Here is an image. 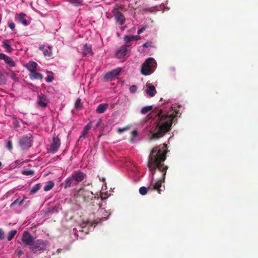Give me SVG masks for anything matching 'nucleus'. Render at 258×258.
I'll use <instances>...</instances> for the list:
<instances>
[{
	"label": "nucleus",
	"mask_w": 258,
	"mask_h": 258,
	"mask_svg": "<svg viewBox=\"0 0 258 258\" xmlns=\"http://www.w3.org/2000/svg\"><path fill=\"white\" fill-rule=\"evenodd\" d=\"M7 79L4 74L0 72V85L6 84Z\"/></svg>",
	"instance_id": "obj_37"
},
{
	"label": "nucleus",
	"mask_w": 258,
	"mask_h": 258,
	"mask_svg": "<svg viewBox=\"0 0 258 258\" xmlns=\"http://www.w3.org/2000/svg\"><path fill=\"white\" fill-rule=\"evenodd\" d=\"M19 123L20 121L18 119L16 118L13 119V123L14 126V128L16 131H18L19 130V128L20 127Z\"/></svg>",
	"instance_id": "obj_35"
},
{
	"label": "nucleus",
	"mask_w": 258,
	"mask_h": 258,
	"mask_svg": "<svg viewBox=\"0 0 258 258\" xmlns=\"http://www.w3.org/2000/svg\"><path fill=\"white\" fill-rule=\"evenodd\" d=\"M19 143L22 149H28L32 145V136L29 134L21 137L20 138Z\"/></svg>",
	"instance_id": "obj_6"
},
{
	"label": "nucleus",
	"mask_w": 258,
	"mask_h": 258,
	"mask_svg": "<svg viewBox=\"0 0 258 258\" xmlns=\"http://www.w3.org/2000/svg\"><path fill=\"white\" fill-rule=\"evenodd\" d=\"M7 147L9 150H11L12 149L13 146H12V141H8L7 144Z\"/></svg>",
	"instance_id": "obj_41"
},
{
	"label": "nucleus",
	"mask_w": 258,
	"mask_h": 258,
	"mask_svg": "<svg viewBox=\"0 0 258 258\" xmlns=\"http://www.w3.org/2000/svg\"><path fill=\"white\" fill-rule=\"evenodd\" d=\"M108 107V104L107 103L100 104L96 108V112L98 113H102L105 111Z\"/></svg>",
	"instance_id": "obj_21"
},
{
	"label": "nucleus",
	"mask_w": 258,
	"mask_h": 258,
	"mask_svg": "<svg viewBox=\"0 0 258 258\" xmlns=\"http://www.w3.org/2000/svg\"><path fill=\"white\" fill-rule=\"evenodd\" d=\"M86 174L81 171H75L71 176L66 180L64 188L75 186L79 182L82 181L85 177Z\"/></svg>",
	"instance_id": "obj_3"
},
{
	"label": "nucleus",
	"mask_w": 258,
	"mask_h": 258,
	"mask_svg": "<svg viewBox=\"0 0 258 258\" xmlns=\"http://www.w3.org/2000/svg\"><path fill=\"white\" fill-rule=\"evenodd\" d=\"M138 134L137 130H134L132 132V137L130 139V142L132 144L135 143L137 141V137H138Z\"/></svg>",
	"instance_id": "obj_29"
},
{
	"label": "nucleus",
	"mask_w": 258,
	"mask_h": 258,
	"mask_svg": "<svg viewBox=\"0 0 258 258\" xmlns=\"http://www.w3.org/2000/svg\"><path fill=\"white\" fill-rule=\"evenodd\" d=\"M112 13L116 20V22L120 25L124 24L125 18L122 13L117 10V9H113Z\"/></svg>",
	"instance_id": "obj_9"
},
{
	"label": "nucleus",
	"mask_w": 258,
	"mask_h": 258,
	"mask_svg": "<svg viewBox=\"0 0 258 258\" xmlns=\"http://www.w3.org/2000/svg\"><path fill=\"white\" fill-rule=\"evenodd\" d=\"M137 87L136 85H132L130 87V92L131 93H134L136 92Z\"/></svg>",
	"instance_id": "obj_40"
},
{
	"label": "nucleus",
	"mask_w": 258,
	"mask_h": 258,
	"mask_svg": "<svg viewBox=\"0 0 258 258\" xmlns=\"http://www.w3.org/2000/svg\"><path fill=\"white\" fill-rule=\"evenodd\" d=\"M81 50L84 55H92L93 54L91 46L87 44L84 45Z\"/></svg>",
	"instance_id": "obj_18"
},
{
	"label": "nucleus",
	"mask_w": 258,
	"mask_h": 258,
	"mask_svg": "<svg viewBox=\"0 0 258 258\" xmlns=\"http://www.w3.org/2000/svg\"><path fill=\"white\" fill-rule=\"evenodd\" d=\"M124 8V6L122 5H116L113 9H117V11H119V9H122Z\"/></svg>",
	"instance_id": "obj_44"
},
{
	"label": "nucleus",
	"mask_w": 258,
	"mask_h": 258,
	"mask_svg": "<svg viewBox=\"0 0 258 258\" xmlns=\"http://www.w3.org/2000/svg\"><path fill=\"white\" fill-rule=\"evenodd\" d=\"M4 232L2 229H0V240L3 239L4 238Z\"/></svg>",
	"instance_id": "obj_48"
},
{
	"label": "nucleus",
	"mask_w": 258,
	"mask_h": 258,
	"mask_svg": "<svg viewBox=\"0 0 258 258\" xmlns=\"http://www.w3.org/2000/svg\"><path fill=\"white\" fill-rule=\"evenodd\" d=\"M128 46H129V45H127L120 46L116 51V56L118 58H123L124 56H125L128 52V50L127 49Z\"/></svg>",
	"instance_id": "obj_13"
},
{
	"label": "nucleus",
	"mask_w": 258,
	"mask_h": 258,
	"mask_svg": "<svg viewBox=\"0 0 258 258\" xmlns=\"http://www.w3.org/2000/svg\"><path fill=\"white\" fill-rule=\"evenodd\" d=\"M9 40H5L3 42L2 46L3 47L6 49L7 52H11L13 50V49L11 47V45L9 43Z\"/></svg>",
	"instance_id": "obj_24"
},
{
	"label": "nucleus",
	"mask_w": 258,
	"mask_h": 258,
	"mask_svg": "<svg viewBox=\"0 0 258 258\" xmlns=\"http://www.w3.org/2000/svg\"><path fill=\"white\" fill-rule=\"evenodd\" d=\"M152 109V106H145L141 109V113L143 114H146L150 112Z\"/></svg>",
	"instance_id": "obj_28"
},
{
	"label": "nucleus",
	"mask_w": 258,
	"mask_h": 258,
	"mask_svg": "<svg viewBox=\"0 0 258 258\" xmlns=\"http://www.w3.org/2000/svg\"><path fill=\"white\" fill-rule=\"evenodd\" d=\"M133 170V172H134V175H137L139 171H138V170L137 169V168L136 167H134V168L132 169Z\"/></svg>",
	"instance_id": "obj_47"
},
{
	"label": "nucleus",
	"mask_w": 258,
	"mask_h": 258,
	"mask_svg": "<svg viewBox=\"0 0 258 258\" xmlns=\"http://www.w3.org/2000/svg\"><path fill=\"white\" fill-rule=\"evenodd\" d=\"M165 9V5L164 4H161L159 7L156 6V7H150V8H147V9H145V11H148L150 13H153L154 11H159L160 10H162L163 12H164Z\"/></svg>",
	"instance_id": "obj_19"
},
{
	"label": "nucleus",
	"mask_w": 258,
	"mask_h": 258,
	"mask_svg": "<svg viewBox=\"0 0 258 258\" xmlns=\"http://www.w3.org/2000/svg\"><path fill=\"white\" fill-rule=\"evenodd\" d=\"M76 107L77 109H80L82 107V104L81 102V100L80 99H77L75 103Z\"/></svg>",
	"instance_id": "obj_39"
},
{
	"label": "nucleus",
	"mask_w": 258,
	"mask_h": 258,
	"mask_svg": "<svg viewBox=\"0 0 258 258\" xmlns=\"http://www.w3.org/2000/svg\"><path fill=\"white\" fill-rule=\"evenodd\" d=\"M162 101V98H161L160 101Z\"/></svg>",
	"instance_id": "obj_57"
},
{
	"label": "nucleus",
	"mask_w": 258,
	"mask_h": 258,
	"mask_svg": "<svg viewBox=\"0 0 258 258\" xmlns=\"http://www.w3.org/2000/svg\"><path fill=\"white\" fill-rule=\"evenodd\" d=\"M20 121L24 124H26L27 123L24 121H23V120L21 119L20 120Z\"/></svg>",
	"instance_id": "obj_54"
},
{
	"label": "nucleus",
	"mask_w": 258,
	"mask_h": 258,
	"mask_svg": "<svg viewBox=\"0 0 258 258\" xmlns=\"http://www.w3.org/2000/svg\"><path fill=\"white\" fill-rule=\"evenodd\" d=\"M182 107L175 100H165L161 106L149 115L143 124V131L151 135L152 139L163 137L170 130L172 124L181 114Z\"/></svg>",
	"instance_id": "obj_1"
},
{
	"label": "nucleus",
	"mask_w": 258,
	"mask_h": 258,
	"mask_svg": "<svg viewBox=\"0 0 258 258\" xmlns=\"http://www.w3.org/2000/svg\"><path fill=\"white\" fill-rule=\"evenodd\" d=\"M15 20L18 22L22 24L25 26H27L30 24L27 19L26 15L23 13L16 14L15 15Z\"/></svg>",
	"instance_id": "obj_14"
},
{
	"label": "nucleus",
	"mask_w": 258,
	"mask_h": 258,
	"mask_svg": "<svg viewBox=\"0 0 258 258\" xmlns=\"http://www.w3.org/2000/svg\"><path fill=\"white\" fill-rule=\"evenodd\" d=\"M12 78H13L14 80H15V81H17V78H16V77H15V76H13V77H12Z\"/></svg>",
	"instance_id": "obj_55"
},
{
	"label": "nucleus",
	"mask_w": 258,
	"mask_h": 258,
	"mask_svg": "<svg viewBox=\"0 0 258 258\" xmlns=\"http://www.w3.org/2000/svg\"><path fill=\"white\" fill-rule=\"evenodd\" d=\"M45 80L47 82H51L53 80V77L52 76L48 75Z\"/></svg>",
	"instance_id": "obj_42"
},
{
	"label": "nucleus",
	"mask_w": 258,
	"mask_h": 258,
	"mask_svg": "<svg viewBox=\"0 0 258 258\" xmlns=\"http://www.w3.org/2000/svg\"><path fill=\"white\" fill-rule=\"evenodd\" d=\"M41 185L40 183H37L35 184L30 190L31 194H34L38 191L41 188Z\"/></svg>",
	"instance_id": "obj_30"
},
{
	"label": "nucleus",
	"mask_w": 258,
	"mask_h": 258,
	"mask_svg": "<svg viewBox=\"0 0 258 258\" xmlns=\"http://www.w3.org/2000/svg\"><path fill=\"white\" fill-rule=\"evenodd\" d=\"M133 38L134 40H138L141 39V37L139 35H133Z\"/></svg>",
	"instance_id": "obj_49"
},
{
	"label": "nucleus",
	"mask_w": 258,
	"mask_h": 258,
	"mask_svg": "<svg viewBox=\"0 0 258 258\" xmlns=\"http://www.w3.org/2000/svg\"><path fill=\"white\" fill-rule=\"evenodd\" d=\"M9 27L12 29L13 30L15 28V24L13 22L9 23Z\"/></svg>",
	"instance_id": "obj_46"
},
{
	"label": "nucleus",
	"mask_w": 258,
	"mask_h": 258,
	"mask_svg": "<svg viewBox=\"0 0 258 258\" xmlns=\"http://www.w3.org/2000/svg\"><path fill=\"white\" fill-rule=\"evenodd\" d=\"M89 223H82L80 227H78L79 230H77L76 228H74L73 229V233L77 237H80L81 238H82V235H79V234L77 233V232H79L80 233L84 232L86 234L88 233V228L87 227L88 225H89Z\"/></svg>",
	"instance_id": "obj_15"
},
{
	"label": "nucleus",
	"mask_w": 258,
	"mask_h": 258,
	"mask_svg": "<svg viewBox=\"0 0 258 258\" xmlns=\"http://www.w3.org/2000/svg\"><path fill=\"white\" fill-rule=\"evenodd\" d=\"M83 196L84 197L85 199L88 198L91 200H92L93 198H95V197H94L93 193L89 190H85L83 191V192L82 193Z\"/></svg>",
	"instance_id": "obj_25"
},
{
	"label": "nucleus",
	"mask_w": 258,
	"mask_h": 258,
	"mask_svg": "<svg viewBox=\"0 0 258 258\" xmlns=\"http://www.w3.org/2000/svg\"><path fill=\"white\" fill-rule=\"evenodd\" d=\"M121 71V69L118 68L111 71L106 73L104 76V80L106 81L112 80L115 77L119 75Z\"/></svg>",
	"instance_id": "obj_10"
},
{
	"label": "nucleus",
	"mask_w": 258,
	"mask_h": 258,
	"mask_svg": "<svg viewBox=\"0 0 258 258\" xmlns=\"http://www.w3.org/2000/svg\"><path fill=\"white\" fill-rule=\"evenodd\" d=\"M70 4L75 7H79L82 5L83 0H68Z\"/></svg>",
	"instance_id": "obj_27"
},
{
	"label": "nucleus",
	"mask_w": 258,
	"mask_h": 258,
	"mask_svg": "<svg viewBox=\"0 0 258 258\" xmlns=\"http://www.w3.org/2000/svg\"><path fill=\"white\" fill-rule=\"evenodd\" d=\"M143 46L144 47H146V48H148L149 47H151V43L150 42H146L145 43H144L143 44Z\"/></svg>",
	"instance_id": "obj_50"
},
{
	"label": "nucleus",
	"mask_w": 258,
	"mask_h": 258,
	"mask_svg": "<svg viewBox=\"0 0 258 258\" xmlns=\"http://www.w3.org/2000/svg\"><path fill=\"white\" fill-rule=\"evenodd\" d=\"M101 122H102L101 119L99 118L98 119V121L97 122L96 124H95V125L94 126V129L97 128L100 125V124H101Z\"/></svg>",
	"instance_id": "obj_45"
},
{
	"label": "nucleus",
	"mask_w": 258,
	"mask_h": 258,
	"mask_svg": "<svg viewBox=\"0 0 258 258\" xmlns=\"http://www.w3.org/2000/svg\"><path fill=\"white\" fill-rule=\"evenodd\" d=\"M29 76L31 79L41 80L43 78L42 74L37 72L36 71L31 72Z\"/></svg>",
	"instance_id": "obj_22"
},
{
	"label": "nucleus",
	"mask_w": 258,
	"mask_h": 258,
	"mask_svg": "<svg viewBox=\"0 0 258 258\" xmlns=\"http://www.w3.org/2000/svg\"><path fill=\"white\" fill-rule=\"evenodd\" d=\"M145 30V27H143L141 29H139L138 31V34L140 35L141 34L144 30Z\"/></svg>",
	"instance_id": "obj_52"
},
{
	"label": "nucleus",
	"mask_w": 258,
	"mask_h": 258,
	"mask_svg": "<svg viewBox=\"0 0 258 258\" xmlns=\"http://www.w3.org/2000/svg\"><path fill=\"white\" fill-rule=\"evenodd\" d=\"M16 233L17 231L16 230H13L10 231L8 234V240L11 241L14 238Z\"/></svg>",
	"instance_id": "obj_32"
},
{
	"label": "nucleus",
	"mask_w": 258,
	"mask_h": 258,
	"mask_svg": "<svg viewBox=\"0 0 258 258\" xmlns=\"http://www.w3.org/2000/svg\"><path fill=\"white\" fill-rule=\"evenodd\" d=\"M22 173L25 175H31L34 173V171L31 169H26L23 170Z\"/></svg>",
	"instance_id": "obj_36"
},
{
	"label": "nucleus",
	"mask_w": 258,
	"mask_h": 258,
	"mask_svg": "<svg viewBox=\"0 0 258 258\" xmlns=\"http://www.w3.org/2000/svg\"><path fill=\"white\" fill-rule=\"evenodd\" d=\"M97 215L101 217L97 218L95 220L94 222L95 226L102 221L106 220L108 219V216L110 215V213H109L104 208H101V205H100V209L97 211Z\"/></svg>",
	"instance_id": "obj_7"
},
{
	"label": "nucleus",
	"mask_w": 258,
	"mask_h": 258,
	"mask_svg": "<svg viewBox=\"0 0 258 258\" xmlns=\"http://www.w3.org/2000/svg\"><path fill=\"white\" fill-rule=\"evenodd\" d=\"M22 240L25 245L30 246L34 241L32 236L27 231L24 232L22 235Z\"/></svg>",
	"instance_id": "obj_12"
},
{
	"label": "nucleus",
	"mask_w": 258,
	"mask_h": 258,
	"mask_svg": "<svg viewBox=\"0 0 258 258\" xmlns=\"http://www.w3.org/2000/svg\"><path fill=\"white\" fill-rule=\"evenodd\" d=\"M26 199V197H24L23 199L21 200L20 199H17L15 201H14L11 204V207H14V206H15L16 205H21L23 202H24V201L25 200V199Z\"/></svg>",
	"instance_id": "obj_31"
},
{
	"label": "nucleus",
	"mask_w": 258,
	"mask_h": 258,
	"mask_svg": "<svg viewBox=\"0 0 258 258\" xmlns=\"http://www.w3.org/2000/svg\"><path fill=\"white\" fill-rule=\"evenodd\" d=\"M5 61L6 63L9 64L10 66H15V62L14 61L12 60V59L7 56V57H6V58L5 59Z\"/></svg>",
	"instance_id": "obj_33"
},
{
	"label": "nucleus",
	"mask_w": 258,
	"mask_h": 258,
	"mask_svg": "<svg viewBox=\"0 0 258 258\" xmlns=\"http://www.w3.org/2000/svg\"><path fill=\"white\" fill-rule=\"evenodd\" d=\"M2 166V163L1 162H0V169L1 168Z\"/></svg>",
	"instance_id": "obj_56"
},
{
	"label": "nucleus",
	"mask_w": 258,
	"mask_h": 258,
	"mask_svg": "<svg viewBox=\"0 0 258 258\" xmlns=\"http://www.w3.org/2000/svg\"><path fill=\"white\" fill-rule=\"evenodd\" d=\"M123 39L125 43H128L131 41H134L133 35H125Z\"/></svg>",
	"instance_id": "obj_38"
},
{
	"label": "nucleus",
	"mask_w": 258,
	"mask_h": 258,
	"mask_svg": "<svg viewBox=\"0 0 258 258\" xmlns=\"http://www.w3.org/2000/svg\"><path fill=\"white\" fill-rule=\"evenodd\" d=\"M23 251L21 250H19L18 252H17V254H18V256H20L22 254H23Z\"/></svg>",
	"instance_id": "obj_53"
},
{
	"label": "nucleus",
	"mask_w": 258,
	"mask_h": 258,
	"mask_svg": "<svg viewBox=\"0 0 258 258\" xmlns=\"http://www.w3.org/2000/svg\"><path fill=\"white\" fill-rule=\"evenodd\" d=\"M7 55H6V54H4V53H0V59H4L5 60V59L6 58V57H7Z\"/></svg>",
	"instance_id": "obj_51"
},
{
	"label": "nucleus",
	"mask_w": 258,
	"mask_h": 258,
	"mask_svg": "<svg viewBox=\"0 0 258 258\" xmlns=\"http://www.w3.org/2000/svg\"><path fill=\"white\" fill-rule=\"evenodd\" d=\"M47 245L46 241L38 239L33 241L30 246V249L34 253L40 252L45 249Z\"/></svg>",
	"instance_id": "obj_5"
},
{
	"label": "nucleus",
	"mask_w": 258,
	"mask_h": 258,
	"mask_svg": "<svg viewBox=\"0 0 258 258\" xmlns=\"http://www.w3.org/2000/svg\"><path fill=\"white\" fill-rule=\"evenodd\" d=\"M61 209L60 208V204L59 202H57L54 207L52 209V213H57L58 212L59 210Z\"/></svg>",
	"instance_id": "obj_34"
},
{
	"label": "nucleus",
	"mask_w": 258,
	"mask_h": 258,
	"mask_svg": "<svg viewBox=\"0 0 258 258\" xmlns=\"http://www.w3.org/2000/svg\"><path fill=\"white\" fill-rule=\"evenodd\" d=\"M91 127V122L87 124L83 128L80 136V139L84 138Z\"/></svg>",
	"instance_id": "obj_23"
},
{
	"label": "nucleus",
	"mask_w": 258,
	"mask_h": 258,
	"mask_svg": "<svg viewBox=\"0 0 258 258\" xmlns=\"http://www.w3.org/2000/svg\"><path fill=\"white\" fill-rule=\"evenodd\" d=\"M39 50L43 52L44 56L51 57L52 56V47L48 46L46 47L44 45H40L39 47Z\"/></svg>",
	"instance_id": "obj_17"
},
{
	"label": "nucleus",
	"mask_w": 258,
	"mask_h": 258,
	"mask_svg": "<svg viewBox=\"0 0 258 258\" xmlns=\"http://www.w3.org/2000/svg\"><path fill=\"white\" fill-rule=\"evenodd\" d=\"M167 152L165 144L156 146L152 149L148 162V167L151 173V181L147 188L145 186L140 188L139 192L141 195H145L148 190H156L159 194H161L165 189V186H162V183L164 182L168 168L164 164Z\"/></svg>",
	"instance_id": "obj_2"
},
{
	"label": "nucleus",
	"mask_w": 258,
	"mask_h": 258,
	"mask_svg": "<svg viewBox=\"0 0 258 258\" xmlns=\"http://www.w3.org/2000/svg\"><path fill=\"white\" fill-rule=\"evenodd\" d=\"M49 102V99L46 96L41 94L38 95L37 104L39 106L45 107L47 105Z\"/></svg>",
	"instance_id": "obj_16"
},
{
	"label": "nucleus",
	"mask_w": 258,
	"mask_h": 258,
	"mask_svg": "<svg viewBox=\"0 0 258 258\" xmlns=\"http://www.w3.org/2000/svg\"><path fill=\"white\" fill-rule=\"evenodd\" d=\"M37 63L33 61H30L26 64V68L31 73L33 71H36Z\"/></svg>",
	"instance_id": "obj_20"
},
{
	"label": "nucleus",
	"mask_w": 258,
	"mask_h": 258,
	"mask_svg": "<svg viewBox=\"0 0 258 258\" xmlns=\"http://www.w3.org/2000/svg\"><path fill=\"white\" fill-rule=\"evenodd\" d=\"M144 92L151 97H153L157 93L155 87L149 82L146 84Z\"/></svg>",
	"instance_id": "obj_11"
},
{
	"label": "nucleus",
	"mask_w": 258,
	"mask_h": 258,
	"mask_svg": "<svg viewBox=\"0 0 258 258\" xmlns=\"http://www.w3.org/2000/svg\"><path fill=\"white\" fill-rule=\"evenodd\" d=\"M128 128H129L128 127L119 128L118 129V133H119L120 134L122 133L123 132H125V131L128 130Z\"/></svg>",
	"instance_id": "obj_43"
},
{
	"label": "nucleus",
	"mask_w": 258,
	"mask_h": 258,
	"mask_svg": "<svg viewBox=\"0 0 258 258\" xmlns=\"http://www.w3.org/2000/svg\"><path fill=\"white\" fill-rule=\"evenodd\" d=\"M60 140L57 137H54L49 147V152L51 153H55L58 150L60 146Z\"/></svg>",
	"instance_id": "obj_8"
},
{
	"label": "nucleus",
	"mask_w": 258,
	"mask_h": 258,
	"mask_svg": "<svg viewBox=\"0 0 258 258\" xmlns=\"http://www.w3.org/2000/svg\"><path fill=\"white\" fill-rule=\"evenodd\" d=\"M54 183L52 181H49L46 183L44 186V190L45 191L51 190L54 186Z\"/></svg>",
	"instance_id": "obj_26"
},
{
	"label": "nucleus",
	"mask_w": 258,
	"mask_h": 258,
	"mask_svg": "<svg viewBox=\"0 0 258 258\" xmlns=\"http://www.w3.org/2000/svg\"><path fill=\"white\" fill-rule=\"evenodd\" d=\"M157 66L155 60L152 57L148 58L142 64L141 72L144 75L153 73Z\"/></svg>",
	"instance_id": "obj_4"
}]
</instances>
